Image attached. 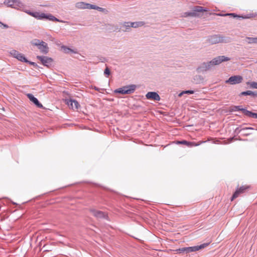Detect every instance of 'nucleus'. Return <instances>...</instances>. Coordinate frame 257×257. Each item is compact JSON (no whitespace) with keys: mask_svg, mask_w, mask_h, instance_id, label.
Here are the masks:
<instances>
[{"mask_svg":"<svg viewBox=\"0 0 257 257\" xmlns=\"http://www.w3.org/2000/svg\"><path fill=\"white\" fill-rule=\"evenodd\" d=\"M229 60H230V58L227 57H225L224 56H218L214 58L208 63H204L202 66L200 67V69H201L202 70L206 71L208 70L211 66L219 65L221 62Z\"/></svg>","mask_w":257,"mask_h":257,"instance_id":"nucleus-1","label":"nucleus"},{"mask_svg":"<svg viewBox=\"0 0 257 257\" xmlns=\"http://www.w3.org/2000/svg\"><path fill=\"white\" fill-rule=\"evenodd\" d=\"M31 44L34 46H37L42 53L47 54L48 52L49 48L47 44L45 42L35 39L31 42Z\"/></svg>","mask_w":257,"mask_h":257,"instance_id":"nucleus-2","label":"nucleus"},{"mask_svg":"<svg viewBox=\"0 0 257 257\" xmlns=\"http://www.w3.org/2000/svg\"><path fill=\"white\" fill-rule=\"evenodd\" d=\"M208 42L211 44H215L219 43L225 42L224 38L220 35H215L210 36L208 39Z\"/></svg>","mask_w":257,"mask_h":257,"instance_id":"nucleus-3","label":"nucleus"},{"mask_svg":"<svg viewBox=\"0 0 257 257\" xmlns=\"http://www.w3.org/2000/svg\"><path fill=\"white\" fill-rule=\"evenodd\" d=\"M136 88L135 85H131L124 86L115 90V93H119L121 94H128L133 92Z\"/></svg>","mask_w":257,"mask_h":257,"instance_id":"nucleus-4","label":"nucleus"},{"mask_svg":"<svg viewBox=\"0 0 257 257\" xmlns=\"http://www.w3.org/2000/svg\"><path fill=\"white\" fill-rule=\"evenodd\" d=\"M243 78L240 75H234L231 76L228 80L225 81L226 83L232 85L240 83L242 82Z\"/></svg>","mask_w":257,"mask_h":257,"instance_id":"nucleus-5","label":"nucleus"},{"mask_svg":"<svg viewBox=\"0 0 257 257\" xmlns=\"http://www.w3.org/2000/svg\"><path fill=\"white\" fill-rule=\"evenodd\" d=\"M249 188V186L248 185H244L240 187L239 188L237 189L233 194L231 200L232 201L235 198L238 197L240 194L243 193L247 189Z\"/></svg>","mask_w":257,"mask_h":257,"instance_id":"nucleus-6","label":"nucleus"},{"mask_svg":"<svg viewBox=\"0 0 257 257\" xmlns=\"http://www.w3.org/2000/svg\"><path fill=\"white\" fill-rule=\"evenodd\" d=\"M66 103L70 108L73 110L78 109L80 106L78 101L71 99L66 100Z\"/></svg>","mask_w":257,"mask_h":257,"instance_id":"nucleus-7","label":"nucleus"},{"mask_svg":"<svg viewBox=\"0 0 257 257\" xmlns=\"http://www.w3.org/2000/svg\"><path fill=\"white\" fill-rule=\"evenodd\" d=\"M11 54L15 58H17L18 60L22 61V62H28L26 58L25 57L24 55L21 53H20L19 52L16 50H12L10 52Z\"/></svg>","mask_w":257,"mask_h":257,"instance_id":"nucleus-8","label":"nucleus"},{"mask_svg":"<svg viewBox=\"0 0 257 257\" xmlns=\"http://www.w3.org/2000/svg\"><path fill=\"white\" fill-rule=\"evenodd\" d=\"M37 59H39L41 63L45 66H49L51 65L53 60L51 58H49L46 56H40L37 57Z\"/></svg>","mask_w":257,"mask_h":257,"instance_id":"nucleus-9","label":"nucleus"},{"mask_svg":"<svg viewBox=\"0 0 257 257\" xmlns=\"http://www.w3.org/2000/svg\"><path fill=\"white\" fill-rule=\"evenodd\" d=\"M89 211L91 213L92 215L97 218H104L106 216V215L104 212L93 208L89 209Z\"/></svg>","mask_w":257,"mask_h":257,"instance_id":"nucleus-10","label":"nucleus"},{"mask_svg":"<svg viewBox=\"0 0 257 257\" xmlns=\"http://www.w3.org/2000/svg\"><path fill=\"white\" fill-rule=\"evenodd\" d=\"M208 245V243H203L200 245L191 246V247H186V252L189 253V252H194V251L199 250V249L204 248V247H206Z\"/></svg>","mask_w":257,"mask_h":257,"instance_id":"nucleus-11","label":"nucleus"},{"mask_svg":"<svg viewBox=\"0 0 257 257\" xmlns=\"http://www.w3.org/2000/svg\"><path fill=\"white\" fill-rule=\"evenodd\" d=\"M218 15L221 16H229L232 17L233 18H237V17L240 18V16H237V15L235 14L234 13L226 14L224 15L218 14ZM256 16V15L252 13V14H247V15L244 16H241V17L242 19H249V18H254Z\"/></svg>","mask_w":257,"mask_h":257,"instance_id":"nucleus-12","label":"nucleus"},{"mask_svg":"<svg viewBox=\"0 0 257 257\" xmlns=\"http://www.w3.org/2000/svg\"><path fill=\"white\" fill-rule=\"evenodd\" d=\"M202 143V142H199L198 143H195V142H188L186 141H178L177 142L178 144L185 145L189 147L198 146L201 145Z\"/></svg>","mask_w":257,"mask_h":257,"instance_id":"nucleus-13","label":"nucleus"},{"mask_svg":"<svg viewBox=\"0 0 257 257\" xmlns=\"http://www.w3.org/2000/svg\"><path fill=\"white\" fill-rule=\"evenodd\" d=\"M146 97L149 99L159 101L160 100V97L158 94L155 92H149L146 94Z\"/></svg>","mask_w":257,"mask_h":257,"instance_id":"nucleus-14","label":"nucleus"},{"mask_svg":"<svg viewBox=\"0 0 257 257\" xmlns=\"http://www.w3.org/2000/svg\"><path fill=\"white\" fill-rule=\"evenodd\" d=\"M27 96L29 98V99L31 101H32L39 108H42L43 107L42 104L40 103L36 97H35L32 94H28Z\"/></svg>","mask_w":257,"mask_h":257,"instance_id":"nucleus-15","label":"nucleus"},{"mask_svg":"<svg viewBox=\"0 0 257 257\" xmlns=\"http://www.w3.org/2000/svg\"><path fill=\"white\" fill-rule=\"evenodd\" d=\"M28 14H30L31 16L39 19H44V18H46V15L44 13H40L38 12H30Z\"/></svg>","mask_w":257,"mask_h":257,"instance_id":"nucleus-16","label":"nucleus"},{"mask_svg":"<svg viewBox=\"0 0 257 257\" xmlns=\"http://www.w3.org/2000/svg\"><path fill=\"white\" fill-rule=\"evenodd\" d=\"M130 25L132 27L136 28L143 26L145 25V23L143 21L131 22Z\"/></svg>","mask_w":257,"mask_h":257,"instance_id":"nucleus-17","label":"nucleus"},{"mask_svg":"<svg viewBox=\"0 0 257 257\" xmlns=\"http://www.w3.org/2000/svg\"><path fill=\"white\" fill-rule=\"evenodd\" d=\"M253 128L251 127H245L240 130V132H242V134L244 136H248L251 134L250 132V130H252Z\"/></svg>","mask_w":257,"mask_h":257,"instance_id":"nucleus-18","label":"nucleus"},{"mask_svg":"<svg viewBox=\"0 0 257 257\" xmlns=\"http://www.w3.org/2000/svg\"><path fill=\"white\" fill-rule=\"evenodd\" d=\"M193 11L196 12H206L207 10L203 9V7L200 6H197L193 8Z\"/></svg>","mask_w":257,"mask_h":257,"instance_id":"nucleus-19","label":"nucleus"},{"mask_svg":"<svg viewBox=\"0 0 257 257\" xmlns=\"http://www.w3.org/2000/svg\"><path fill=\"white\" fill-rule=\"evenodd\" d=\"M242 109L243 108H240V106H231L230 107L229 110L230 111H235L238 110L242 111Z\"/></svg>","mask_w":257,"mask_h":257,"instance_id":"nucleus-20","label":"nucleus"},{"mask_svg":"<svg viewBox=\"0 0 257 257\" xmlns=\"http://www.w3.org/2000/svg\"><path fill=\"white\" fill-rule=\"evenodd\" d=\"M122 26L125 28L124 30H122L123 31H126L128 29H129L131 27L130 22H125L123 24Z\"/></svg>","mask_w":257,"mask_h":257,"instance_id":"nucleus-21","label":"nucleus"},{"mask_svg":"<svg viewBox=\"0 0 257 257\" xmlns=\"http://www.w3.org/2000/svg\"><path fill=\"white\" fill-rule=\"evenodd\" d=\"M184 16L185 17H196L197 14L194 11H193L192 12L185 13L184 14Z\"/></svg>","mask_w":257,"mask_h":257,"instance_id":"nucleus-22","label":"nucleus"},{"mask_svg":"<svg viewBox=\"0 0 257 257\" xmlns=\"http://www.w3.org/2000/svg\"><path fill=\"white\" fill-rule=\"evenodd\" d=\"M86 5L87 6V7H85V8L92 9H99L100 10L102 9V8L96 7V6H94V5H90V4H86Z\"/></svg>","mask_w":257,"mask_h":257,"instance_id":"nucleus-23","label":"nucleus"},{"mask_svg":"<svg viewBox=\"0 0 257 257\" xmlns=\"http://www.w3.org/2000/svg\"><path fill=\"white\" fill-rule=\"evenodd\" d=\"M61 48L63 50V52L65 53H69L70 52H74V51L72 50L66 46H62Z\"/></svg>","mask_w":257,"mask_h":257,"instance_id":"nucleus-24","label":"nucleus"},{"mask_svg":"<svg viewBox=\"0 0 257 257\" xmlns=\"http://www.w3.org/2000/svg\"><path fill=\"white\" fill-rule=\"evenodd\" d=\"M247 84L248 85H249L250 87L251 88L257 89V82H248L247 83Z\"/></svg>","mask_w":257,"mask_h":257,"instance_id":"nucleus-25","label":"nucleus"},{"mask_svg":"<svg viewBox=\"0 0 257 257\" xmlns=\"http://www.w3.org/2000/svg\"><path fill=\"white\" fill-rule=\"evenodd\" d=\"M247 39L249 40L248 42V43H256L257 44V37L256 38L247 37Z\"/></svg>","mask_w":257,"mask_h":257,"instance_id":"nucleus-26","label":"nucleus"},{"mask_svg":"<svg viewBox=\"0 0 257 257\" xmlns=\"http://www.w3.org/2000/svg\"><path fill=\"white\" fill-rule=\"evenodd\" d=\"M44 19H49V20H52V21H58L57 18H56L55 17H54V16H53L52 15L46 16V18H44Z\"/></svg>","mask_w":257,"mask_h":257,"instance_id":"nucleus-27","label":"nucleus"},{"mask_svg":"<svg viewBox=\"0 0 257 257\" xmlns=\"http://www.w3.org/2000/svg\"><path fill=\"white\" fill-rule=\"evenodd\" d=\"M241 94L242 95H253V93L251 91L248 90L246 91H244V92H241Z\"/></svg>","mask_w":257,"mask_h":257,"instance_id":"nucleus-28","label":"nucleus"},{"mask_svg":"<svg viewBox=\"0 0 257 257\" xmlns=\"http://www.w3.org/2000/svg\"><path fill=\"white\" fill-rule=\"evenodd\" d=\"M242 111L245 114H246V115L248 116H250L251 113V112L249 111H248L245 109H242Z\"/></svg>","mask_w":257,"mask_h":257,"instance_id":"nucleus-29","label":"nucleus"},{"mask_svg":"<svg viewBox=\"0 0 257 257\" xmlns=\"http://www.w3.org/2000/svg\"><path fill=\"white\" fill-rule=\"evenodd\" d=\"M184 93L193 94V93H194V91L193 90H187V91H183L179 94V95L181 96Z\"/></svg>","mask_w":257,"mask_h":257,"instance_id":"nucleus-30","label":"nucleus"},{"mask_svg":"<svg viewBox=\"0 0 257 257\" xmlns=\"http://www.w3.org/2000/svg\"><path fill=\"white\" fill-rule=\"evenodd\" d=\"M5 3H7V4L9 6H13L14 5V1H10V0H6Z\"/></svg>","mask_w":257,"mask_h":257,"instance_id":"nucleus-31","label":"nucleus"},{"mask_svg":"<svg viewBox=\"0 0 257 257\" xmlns=\"http://www.w3.org/2000/svg\"><path fill=\"white\" fill-rule=\"evenodd\" d=\"M186 247H183L181 248H179L177 250V251L179 252H186Z\"/></svg>","mask_w":257,"mask_h":257,"instance_id":"nucleus-32","label":"nucleus"},{"mask_svg":"<svg viewBox=\"0 0 257 257\" xmlns=\"http://www.w3.org/2000/svg\"><path fill=\"white\" fill-rule=\"evenodd\" d=\"M104 73L105 74H106L107 75H109L110 71H109V69L107 67L106 68V69H105Z\"/></svg>","mask_w":257,"mask_h":257,"instance_id":"nucleus-33","label":"nucleus"},{"mask_svg":"<svg viewBox=\"0 0 257 257\" xmlns=\"http://www.w3.org/2000/svg\"><path fill=\"white\" fill-rule=\"evenodd\" d=\"M250 117L253 118H257V113L251 112Z\"/></svg>","mask_w":257,"mask_h":257,"instance_id":"nucleus-34","label":"nucleus"},{"mask_svg":"<svg viewBox=\"0 0 257 257\" xmlns=\"http://www.w3.org/2000/svg\"><path fill=\"white\" fill-rule=\"evenodd\" d=\"M0 24H2L4 26V28H8V26L7 25L3 24H2L1 22H0Z\"/></svg>","mask_w":257,"mask_h":257,"instance_id":"nucleus-35","label":"nucleus"}]
</instances>
